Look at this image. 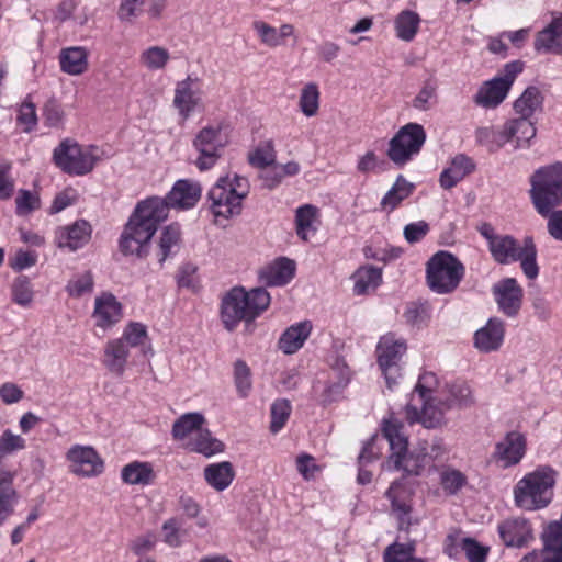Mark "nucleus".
<instances>
[{
	"instance_id": "4d7b16f0",
	"label": "nucleus",
	"mask_w": 562,
	"mask_h": 562,
	"mask_svg": "<svg viewBox=\"0 0 562 562\" xmlns=\"http://www.w3.org/2000/svg\"><path fill=\"white\" fill-rule=\"evenodd\" d=\"M93 278L90 272L75 276L66 285V291L72 297H80L93 290Z\"/></svg>"
},
{
	"instance_id": "4c0bfd02",
	"label": "nucleus",
	"mask_w": 562,
	"mask_h": 562,
	"mask_svg": "<svg viewBox=\"0 0 562 562\" xmlns=\"http://www.w3.org/2000/svg\"><path fill=\"white\" fill-rule=\"evenodd\" d=\"M121 479L130 485H148L153 483L155 473L151 463L133 461L122 468Z\"/></svg>"
},
{
	"instance_id": "09e8293b",
	"label": "nucleus",
	"mask_w": 562,
	"mask_h": 562,
	"mask_svg": "<svg viewBox=\"0 0 562 562\" xmlns=\"http://www.w3.org/2000/svg\"><path fill=\"white\" fill-rule=\"evenodd\" d=\"M467 483V475L460 470L447 467L440 472V485L448 495H456Z\"/></svg>"
},
{
	"instance_id": "69168bd1",
	"label": "nucleus",
	"mask_w": 562,
	"mask_h": 562,
	"mask_svg": "<svg viewBox=\"0 0 562 562\" xmlns=\"http://www.w3.org/2000/svg\"><path fill=\"white\" fill-rule=\"evenodd\" d=\"M429 224L425 221L409 223L404 227L403 234L407 243L420 241L429 233Z\"/></svg>"
},
{
	"instance_id": "9d476101",
	"label": "nucleus",
	"mask_w": 562,
	"mask_h": 562,
	"mask_svg": "<svg viewBox=\"0 0 562 562\" xmlns=\"http://www.w3.org/2000/svg\"><path fill=\"white\" fill-rule=\"evenodd\" d=\"M425 140L424 127L417 123H408L390 140L387 156L394 164L404 165L419 153Z\"/></svg>"
},
{
	"instance_id": "aec40b11",
	"label": "nucleus",
	"mask_w": 562,
	"mask_h": 562,
	"mask_svg": "<svg viewBox=\"0 0 562 562\" xmlns=\"http://www.w3.org/2000/svg\"><path fill=\"white\" fill-rule=\"evenodd\" d=\"M295 261L286 257L276 259L259 270L258 277L267 286H283L295 276Z\"/></svg>"
},
{
	"instance_id": "5701e85b",
	"label": "nucleus",
	"mask_w": 562,
	"mask_h": 562,
	"mask_svg": "<svg viewBox=\"0 0 562 562\" xmlns=\"http://www.w3.org/2000/svg\"><path fill=\"white\" fill-rule=\"evenodd\" d=\"M201 196V186L191 180H178L171 191L168 193L167 199H162L170 207L176 209H190L193 207Z\"/></svg>"
},
{
	"instance_id": "a18cd8bd",
	"label": "nucleus",
	"mask_w": 562,
	"mask_h": 562,
	"mask_svg": "<svg viewBox=\"0 0 562 562\" xmlns=\"http://www.w3.org/2000/svg\"><path fill=\"white\" fill-rule=\"evenodd\" d=\"M476 140L484 145L488 151L494 153L501 149L507 140V134L505 133V124L502 128H495L494 126L479 127L475 132Z\"/></svg>"
},
{
	"instance_id": "3c124183",
	"label": "nucleus",
	"mask_w": 562,
	"mask_h": 562,
	"mask_svg": "<svg viewBox=\"0 0 562 562\" xmlns=\"http://www.w3.org/2000/svg\"><path fill=\"white\" fill-rule=\"evenodd\" d=\"M249 164L256 168L265 169L276 162V150L271 140L260 144L248 156Z\"/></svg>"
},
{
	"instance_id": "4be33fe9",
	"label": "nucleus",
	"mask_w": 562,
	"mask_h": 562,
	"mask_svg": "<svg viewBox=\"0 0 562 562\" xmlns=\"http://www.w3.org/2000/svg\"><path fill=\"white\" fill-rule=\"evenodd\" d=\"M526 452V438L518 431L508 432L496 447L494 457L504 467H512L520 462Z\"/></svg>"
},
{
	"instance_id": "e433bc0d",
	"label": "nucleus",
	"mask_w": 562,
	"mask_h": 562,
	"mask_svg": "<svg viewBox=\"0 0 562 562\" xmlns=\"http://www.w3.org/2000/svg\"><path fill=\"white\" fill-rule=\"evenodd\" d=\"M204 424L205 418L201 413L183 414L173 423L172 436L184 446L187 440H190L198 430L203 428Z\"/></svg>"
},
{
	"instance_id": "f03ea898",
	"label": "nucleus",
	"mask_w": 562,
	"mask_h": 562,
	"mask_svg": "<svg viewBox=\"0 0 562 562\" xmlns=\"http://www.w3.org/2000/svg\"><path fill=\"white\" fill-rule=\"evenodd\" d=\"M382 434L391 449L386 461L387 469L401 470L407 475H419L428 462L427 442H422L408 451V437L404 431V425L393 416L384 419Z\"/></svg>"
},
{
	"instance_id": "c85d7f7f",
	"label": "nucleus",
	"mask_w": 562,
	"mask_h": 562,
	"mask_svg": "<svg viewBox=\"0 0 562 562\" xmlns=\"http://www.w3.org/2000/svg\"><path fill=\"white\" fill-rule=\"evenodd\" d=\"M505 133L508 142H515V148H527L537 134V128L531 120L519 116L505 123Z\"/></svg>"
},
{
	"instance_id": "412c9836",
	"label": "nucleus",
	"mask_w": 562,
	"mask_h": 562,
	"mask_svg": "<svg viewBox=\"0 0 562 562\" xmlns=\"http://www.w3.org/2000/svg\"><path fill=\"white\" fill-rule=\"evenodd\" d=\"M505 336V323L497 317L490 318L485 326L474 334V347L481 352H493L501 348Z\"/></svg>"
},
{
	"instance_id": "680f3d73",
	"label": "nucleus",
	"mask_w": 562,
	"mask_h": 562,
	"mask_svg": "<svg viewBox=\"0 0 562 562\" xmlns=\"http://www.w3.org/2000/svg\"><path fill=\"white\" fill-rule=\"evenodd\" d=\"M146 0H121L119 19L123 22H133L143 12Z\"/></svg>"
},
{
	"instance_id": "b1692460",
	"label": "nucleus",
	"mask_w": 562,
	"mask_h": 562,
	"mask_svg": "<svg viewBox=\"0 0 562 562\" xmlns=\"http://www.w3.org/2000/svg\"><path fill=\"white\" fill-rule=\"evenodd\" d=\"M90 236V224L85 220H79L71 225L58 228L56 232V241L58 247L75 251L86 245Z\"/></svg>"
},
{
	"instance_id": "de8ad7c7",
	"label": "nucleus",
	"mask_w": 562,
	"mask_h": 562,
	"mask_svg": "<svg viewBox=\"0 0 562 562\" xmlns=\"http://www.w3.org/2000/svg\"><path fill=\"white\" fill-rule=\"evenodd\" d=\"M319 97V89L315 82H308L301 89L299 108L306 117H313L318 113Z\"/></svg>"
},
{
	"instance_id": "7ed1b4c3",
	"label": "nucleus",
	"mask_w": 562,
	"mask_h": 562,
	"mask_svg": "<svg viewBox=\"0 0 562 562\" xmlns=\"http://www.w3.org/2000/svg\"><path fill=\"white\" fill-rule=\"evenodd\" d=\"M270 301V294L263 288H254L248 292L241 286L231 289L221 303V319L225 329L232 331L240 322H252L268 308Z\"/></svg>"
},
{
	"instance_id": "6ab92c4d",
	"label": "nucleus",
	"mask_w": 562,
	"mask_h": 562,
	"mask_svg": "<svg viewBox=\"0 0 562 562\" xmlns=\"http://www.w3.org/2000/svg\"><path fill=\"white\" fill-rule=\"evenodd\" d=\"M385 496L391 502L392 513L397 520L398 530L408 531L409 527L413 525L411 516L412 504L409 502V494L404 485L398 481L393 482L386 491Z\"/></svg>"
},
{
	"instance_id": "f8f14e48",
	"label": "nucleus",
	"mask_w": 562,
	"mask_h": 562,
	"mask_svg": "<svg viewBox=\"0 0 562 562\" xmlns=\"http://www.w3.org/2000/svg\"><path fill=\"white\" fill-rule=\"evenodd\" d=\"M406 349L405 341L395 338L393 334H386L380 338L376 347L378 362L389 389H392L400 376L398 362L405 355Z\"/></svg>"
},
{
	"instance_id": "2f4dec72",
	"label": "nucleus",
	"mask_w": 562,
	"mask_h": 562,
	"mask_svg": "<svg viewBox=\"0 0 562 562\" xmlns=\"http://www.w3.org/2000/svg\"><path fill=\"white\" fill-rule=\"evenodd\" d=\"M203 476L207 485L217 492H222L232 484L235 470L229 461L211 463L204 468Z\"/></svg>"
},
{
	"instance_id": "c03bdc74",
	"label": "nucleus",
	"mask_w": 562,
	"mask_h": 562,
	"mask_svg": "<svg viewBox=\"0 0 562 562\" xmlns=\"http://www.w3.org/2000/svg\"><path fill=\"white\" fill-rule=\"evenodd\" d=\"M181 232L180 227L176 224L167 226L159 238L158 260L160 263L165 262L168 257L176 254L180 245Z\"/></svg>"
},
{
	"instance_id": "49530a36",
	"label": "nucleus",
	"mask_w": 562,
	"mask_h": 562,
	"mask_svg": "<svg viewBox=\"0 0 562 562\" xmlns=\"http://www.w3.org/2000/svg\"><path fill=\"white\" fill-rule=\"evenodd\" d=\"M382 280V271L373 266L362 267L355 273V292L364 294L369 290L375 289Z\"/></svg>"
},
{
	"instance_id": "774afa93",
	"label": "nucleus",
	"mask_w": 562,
	"mask_h": 562,
	"mask_svg": "<svg viewBox=\"0 0 562 562\" xmlns=\"http://www.w3.org/2000/svg\"><path fill=\"white\" fill-rule=\"evenodd\" d=\"M542 217L548 218L547 229L549 235L558 240L562 241V210H552L547 214H540Z\"/></svg>"
},
{
	"instance_id": "6e6552de",
	"label": "nucleus",
	"mask_w": 562,
	"mask_h": 562,
	"mask_svg": "<svg viewBox=\"0 0 562 562\" xmlns=\"http://www.w3.org/2000/svg\"><path fill=\"white\" fill-rule=\"evenodd\" d=\"M53 159L64 172L75 176L89 173L97 162V156L91 149H85L71 139L63 140L54 149Z\"/></svg>"
},
{
	"instance_id": "393cba45",
	"label": "nucleus",
	"mask_w": 562,
	"mask_h": 562,
	"mask_svg": "<svg viewBox=\"0 0 562 562\" xmlns=\"http://www.w3.org/2000/svg\"><path fill=\"white\" fill-rule=\"evenodd\" d=\"M533 45L539 53L562 55V13L537 33Z\"/></svg>"
},
{
	"instance_id": "ddd939ff",
	"label": "nucleus",
	"mask_w": 562,
	"mask_h": 562,
	"mask_svg": "<svg viewBox=\"0 0 562 562\" xmlns=\"http://www.w3.org/2000/svg\"><path fill=\"white\" fill-rule=\"evenodd\" d=\"M172 104L183 120H188L194 111L202 108L200 79L188 76L186 79L178 81Z\"/></svg>"
},
{
	"instance_id": "4468645a",
	"label": "nucleus",
	"mask_w": 562,
	"mask_h": 562,
	"mask_svg": "<svg viewBox=\"0 0 562 562\" xmlns=\"http://www.w3.org/2000/svg\"><path fill=\"white\" fill-rule=\"evenodd\" d=\"M492 292L498 310L507 317H516L522 305L524 290L515 278H505L495 283Z\"/></svg>"
},
{
	"instance_id": "c756f323",
	"label": "nucleus",
	"mask_w": 562,
	"mask_h": 562,
	"mask_svg": "<svg viewBox=\"0 0 562 562\" xmlns=\"http://www.w3.org/2000/svg\"><path fill=\"white\" fill-rule=\"evenodd\" d=\"M128 355L130 350L124 340L111 339L104 347L103 364L110 372L121 376L125 372Z\"/></svg>"
},
{
	"instance_id": "a211bd4d",
	"label": "nucleus",
	"mask_w": 562,
	"mask_h": 562,
	"mask_svg": "<svg viewBox=\"0 0 562 562\" xmlns=\"http://www.w3.org/2000/svg\"><path fill=\"white\" fill-rule=\"evenodd\" d=\"M123 317L122 304L110 292H103L94 300L92 318L97 327L106 330Z\"/></svg>"
},
{
	"instance_id": "bb28decb",
	"label": "nucleus",
	"mask_w": 562,
	"mask_h": 562,
	"mask_svg": "<svg viewBox=\"0 0 562 562\" xmlns=\"http://www.w3.org/2000/svg\"><path fill=\"white\" fill-rule=\"evenodd\" d=\"M252 29L256 31L261 44L270 48L283 45L285 40L294 36L295 33L292 24L285 23L276 29L260 20L252 22Z\"/></svg>"
},
{
	"instance_id": "052dcab7",
	"label": "nucleus",
	"mask_w": 562,
	"mask_h": 562,
	"mask_svg": "<svg viewBox=\"0 0 562 562\" xmlns=\"http://www.w3.org/2000/svg\"><path fill=\"white\" fill-rule=\"evenodd\" d=\"M14 497L12 479L9 475L0 477V517L11 512Z\"/></svg>"
},
{
	"instance_id": "ea45409f",
	"label": "nucleus",
	"mask_w": 562,
	"mask_h": 562,
	"mask_svg": "<svg viewBox=\"0 0 562 562\" xmlns=\"http://www.w3.org/2000/svg\"><path fill=\"white\" fill-rule=\"evenodd\" d=\"M120 340H124L127 347H138L144 356L153 355L150 338L147 327L138 322L128 323Z\"/></svg>"
},
{
	"instance_id": "a878e982",
	"label": "nucleus",
	"mask_w": 562,
	"mask_h": 562,
	"mask_svg": "<svg viewBox=\"0 0 562 562\" xmlns=\"http://www.w3.org/2000/svg\"><path fill=\"white\" fill-rule=\"evenodd\" d=\"M475 164L472 158L464 154H458L454 156L448 168L443 169L440 173L439 182L440 186L449 190L456 187L462 179L473 172Z\"/></svg>"
},
{
	"instance_id": "dca6fc26",
	"label": "nucleus",
	"mask_w": 562,
	"mask_h": 562,
	"mask_svg": "<svg viewBox=\"0 0 562 562\" xmlns=\"http://www.w3.org/2000/svg\"><path fill=\"white\" fill-rule=\"evenodd\" d=\"M497 531L506 547L521 548L533 540L531 524L524 517H509L501 521Z\"/></svg>"
},
{
	"instance_id": "423d86ee",
	"label": "nucleus",
	"mask_w": 562,
	"mask_h": 562,
	"mask_svg": "<svg viewBox=\"0 0 562 562\" xmlns=\"http://www.w3.org/2000/svg\"><path fill=\"white\" fill-rule=\"evenodd\" d=\"M492 258L499 265L519 261L524 274L533 280L539 274L537 263V247L531 236H526L520 245L510 235H501L494 238L488 247Z\"/></svg>"
},
{
	"instance_id": "1a4fd4ad",
	"label": "nucleus",
	"mask_w": 562,
	"mask_h": 562,
	"mask_svg": "<svg viewBox=\"0 0 562 562\" xmlns=\"http://www.w3.org/2000/svg\"><path fill=\"white\" fill-rule=\"evenodd\" d=\"M227 145L226 137L222 134L221 127L205 126L201 128L192 140L196 154L194 165L200 171L213 168L222 157Z\"/></svg>"
},
{
	"instance_id": "2eb2a0df",
	"label": "nucleus",
	"mask_w": 562,
	"mask_h": 562,
	"mask_svg": "<svg viewBox=\"0 0 562 562\" xmlns=\"http://www.w3.org/2000/svg\"><path fill=\"white\" fill-rule=\"evenodd\" d=\"M70 472L78 476H95L103 471V461L92 447L74 446L67 452Z\"/></svg>"
},
{
	"instance_id": "7c9ffc66",
	"label": "nucleus",
	"mask_w": 562,
	"mask_h": 562,
	"mask_svg": "<svg viewBox=\"0 0 562 562\" xmlns=\"http://www.w3.org/2000/svg\"><path fill=\"white\" fill-rule=\"evenodd\" d=\"M187 450L200 453L205 458H211L224 451V443L215 438L206 428L198 430V432L183 446Z\"/></svg>"
},
{
	"instance_id": "473e14b6",
	"label": "nucleus",
	"mask_w": 562,
	"mask_h": 562,
	"mask_svg": "<svg viewBox=\"0 0 562 562\" xmlns=\"http://www.w3.org/2000/svg\"><path fill=\"white\" fill-rule=\"evenodd\" d=\"M311 330L312 325L307 321L290 326L279 339V349L285 355L296 352L304 345L311 334Z\"/></svg>"
},
{
	"instance_id": "e2e57ef3",
	"label": "nucleus",
	"mask_w": 562,
	"mask_h": 562,
	"mask_svg": "<svg viewBox=\"0 0 562 562\" xmlns=\"http://www.w3.org/2000/svg\"><path fill=\"white\" fill-rule=\"evenodd\" d=\"M16 120L23 126L24 132H31L37 124L35 105L32 102H23L19 109Z\"/></svg>"
},
{
	"instance_id": "603ef678",
	"label": "nucleus",
	"mask_w": 562,
	"mask_h": 562,
	"mask_svg": "<svg viewBox=\"0 0 562 562\" xmlns=\"http://www.w3.org/2000/svg\"><path fill=\"white\" fill-rule=\"evenodd\" d=\"M437 88L438 86L434 79L424 81L419 92L412 101L413 108L419 111L429 110L436 102Z\"/></svg>"
},
{
	"instance_id": "a19ab883",
	"label": "nucleus",
	"mask_w": 562,
	"mask_h": 562,
	"mask_svg": "<svg viewBox=\"0 0 562 562\" xmlns=\"http://www.w3.org/2000/svg\"><path fill=\"white\" fill-rule=\"evenodd\" d=\"M414 188L412 182H408L403 176H398L392 188L382 198L381 207L389 212L395 210L413 193Z\"/></svg>"
},
{
	"instance_id": "20e7f679",
	"label": "nucleus",
	"mask_w": 562,
	"mask_h": 562,
	"mask_svg": "<svg viewBox=\"0 0 562 562\" xmlns=\"http://www.w3.org/2000/svg\"><path fill=\"white\" fill-rule=\"evenodd\" d=\"M530 201L538 214H547L562 205V162L537 168L529 177Z\"/></svg>"
},
{
	"instance_id": "f3484780",
	"label": "nucleus",
	"mask_w": 562,
	"mask_h": 562,
	"mask_svg": "<svg viewBox=\"0 0 562 562\" xmlns=\"http://www.w3.org/2000/svg\"><path fill=\"white\" fill-rule=\"evenodd\" d=\"M207 196L211 202V211L215 217L227 220L231 216L238 215L241 211L240 200L225 186V179L220 178L209 191Z\"/></svg>"
},
{
	"instance_id": "f704fd0d",
	"label": "nucleus",
	"mask_w": 562,
	"mask_h": 562,
	"mask_svg": "<svg viewBox=\"0 0 562 562\" xmlns=\"http://www.w3.org/2000/svg\"><path fill=\"white\" fill-rule=\"evenodd\" d=\"M442 404L446 408L464 409L469 408L475 403L472 389L467 382L458 381L447 385V395L442 396Z\"/></svg>"
},
{
	"instance_id": "5fc2aeb1",
	"label": "nucleus",
	"mask_w": 562,
	"mask_h": 562,
	"mask_svg": "<svg viewBox=\"0 0 562 562\" xmlns=\"http://www.w3.org/2000/svg\"><path fill=\"white\" fill-rule=\"evenodd\" d=\"M414 542L400 543L395 541L385 548L383 560L384 562H408L414 559Z\"/></svg>"
},
{
	"instance_id": "13d9d810",
	"label": "nucleus",
	"mask_w": 562,
	"mask_h": 562,
	"mask_svg": "<svg viewBox=\"0 0 562 562\" xmlns=\"http://www.w3.org/2000/svg\"><path fill=\"white\" fill-rule=\"evenodd\" d=\"M12 300L21 306L30 305L33 300V290L27 277L20 276L13 281Z\"/></svg>"
},
{
	"instance_id": "6e6d98bb",
	"label": "nucleus",
	"mask_w": 562,
	"mask_h": 562,
	"mask_svg": "<svg viewBox=\"0 0 562 562\" xmlns=\"http://www.w3.org/2000/svg\"><path fill=\"white\" fill-rule=\"evenodd\" d=\"M290 414L291 404L288 400L281 398L273 402L271 405V432H279L288 422Z\"/></svg>"
},
{
	"instance_id": "9b49d317",
	"label": "nucleus",
	"mask_w": 562,
	"mask_h": 562,
	"mask_svg": "<svg viewBox=\"0 0 562 562\" xmlns=\"http://www.w3.org/2000/svg\"><path fill=\"white\" fill-rule=\"evenodd\" d=\"M442 402V396L415 401V395H412L409 403L405 407L406 420L411 425L419 423L427 429L442 426L445 424V414L449 411Z\"/></svg>"
},
{
	"instance_id": "0eeeda50",
	"label": "nucleus",
	"mask_w": 562,
	"mask_h": 562,
	"mask_svg": "<svg viewBox=\"0 0 562 562\" xmlns=\"http://www.w3.org/2000/svg\"><path fill=\"white\" fill-rule=\"evenodd\" d=\"M463 276L464 266L448 251H438L427 262L426 281L435 293L448 294L453 292Z\"/></svg>"
},
{
	"instance_id": "39448f33",
	"label": "nucleus",
	"mask_w": 562,
	"mask_h": 562,
	"mask_svg": "<svg viewBox=\"0 0 562 562\" xmlns=\"http://www.w3.org/2000/svg\"><path fill=\"white\" fill-rule=\"evenodd\" d=\"M555 471L539 467L527 473L514 487V501L524 510H538L547 507L553 498Z\"/></svg>"
},
{
	"instance_id": "8fccbe9b",
	"label": "nucleus",
	"mask_w": 562,
	"mask_h": 562,
	"mask_svg": "<svg viewBox=\"0 0 562 562\" xmlns=\"http://www.w3.org/2000/svg\"><path fill=\"white\" fill-rule=\"evenodd\" d=\"M439 381L435 373L424 372L419 375L412 395H415V401L420 398L437 397Z\"/></svg>"
},
{
	"instance_id": "72a5a7b5",
	"label": "nucleus",
	"mask_w": 562,
	"mask_h": 562,
	"mask_svg": "<svg viewBox=\"0 0 562 562\" xmlns=\"http://www.w3.org/2000/svg\"><path fill=\"white\" fill-rule=\"evenodd\" d=\"M318 215L319 210L312 204L295 210V232L303 241H308L316 234Z\"/></svg>"
},
{
	"instance_id": "0e129e2a",
	"label": "nucleus",
	"mask_w": 562,
	"mask_h": 562,
	"mask_svg": "<svg viewBox=\"0 0 562 562\" xmlns=\"http://www.w3.org/2000/svg\"><path fill=\"white\" fill-rule=\"evenodd\" d=\"M25 446L24 439L10 430H4L0 437V454L5 456Z\"/></svg>"
},
{
	"instance_id": "864d4df0",
	"label": "nucleus",
	"mask_w": 562,
	"mask_h": 562,
	"mask_svg": "<svg viewBox=\"0 0 562 562\" xmlns=\"http://www.w3.org/2000/svg\"><path fill=\"white\" fill-rule=\"evenodd\" d=\"M234 382L238 395L247 397L252 389V382L250 369L243 360H237L234 364Z\"/></svg>"
},
{
	"instance_id": "cd10ccee",
	"label": "nucleus",
	"mask_w": 562,
	"mask_h": 562,
	"mask_svg": "<svg viewBox=\"0 0 562 562\" xmlns=\"http://www.w3.org/2000/svg\"><path fill=\"white\" fill-rule=\"evenodd\" d=\"M507 82H503L497 77L486 81L479 89L474 97V101L477 105L485 109H493L501 104L509 92Z\"/></svg>"
},
{
	"instance_id": "37998d69",
	"label": "nucleus",
	"mask_w": 562,
	"mask_h": 562,
	"mask_svg": "<svg viewBox=\"0 0 562 562\" xmlns=\"http://www.w3.org/2000/svg\"><path fill=\"white\" fill-rule=\"evenodd\" d=\"M138 60L149 71L162 70L170 60V54L167 48L154 45L142 50Z\"/></svg>"
},
{
	"instance_id": "f257e3e1",
	"label": "nucleus",
	"mask_w": 562,
	"mask_h": 562,
	"mask_svg": "<svg viewBox=\"0 0 562 562\" xmlns=\"http://www.w3.org/2000/svg\"><path fill=\"white\" fill-rule=\"evenodd\" d=\"M167 217L168 205L162 198L150 196L139 201L120 236L121 252L137 258L146 257L153 236Z\"/></svg>"
},
{
	"instance_id": "bf43d9fd",
	"label": "nucleus",
	"mask_w": 562,
	"mask_h": 562,
	"mask_svg": "<svg viewBox=\"0 0 562 562\" xmlns=\"http://www.w3.org/2000/svg\"><path fill=\"white\" fill-rule=\"evenodd\" d=\"M462 550L469 562H484L488 554L490 548L482 546L473 538H464L462 541Z\"/></svg>"
},
{
	"instance_id": "338daca9",
	"label": "nucleus",
	"mask_w": 562,
	"mask_h": 562,
	"mask_svg": "<svg viewBox=\"0 0 562 562\" xmlns=\"http://www.w3.org/2000/svg\"><path fill=\"white\" fill-rule=\"evenodd\" d=\"M162 538L170 547L177 548L181 544L180 525L176 518H170L164 522Z\"/></svg>"
},
{
	"instance_id": "79ce46f5",
	"label": "nucleus",
	"mask_w": 562,
	"mask_h": 562,
	"mask_svg": "<svg viewBox=\"0 0 562 562\" xmlns=\"http://www.w3.org/2000/svg\"><path fill=\"white\" fill-rule=\"evenodd\" d=\"M420 23L419 15L411 10L402 11L394 21L396 36L405 42L414 40Z\"/></svg>"
},
{
	"instance_id": "c9c22d12",
	"label": "nucleus",
	"mask_w": 562,
	"mask_h": 562,
	"mask_svg": "<svg viewBox=\"0 0 562 562\" xmlns=\"http://www.w3.org/2000/svg\"><path fill=\"white\" fill-rule=\"evenodd\" d=\"M59 61L64 72L79 76L88 69V50L81 46L64 48Z\"/></svg>"
},
{
	"instance_id": "58836bf2",
	"label": "nucleus",
	"mask_w": 562,
	"mask_h": 562,
	"mask_svg": "<svg viewBox=\"0 0 562 562\" xmlns=\"http://www.w3.org/2000/svg\"><path fill=\"white\" fill-rule=\"evenodd\" d=\"M543 106V95L537 87H528L522 94L514 102V110L521 117L531 120Z\"/></svg>"
}]
</instances>
